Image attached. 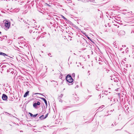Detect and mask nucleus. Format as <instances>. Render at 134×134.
Returning <instances> with one entry per match:
<instances>
[{
  "mask_svg": "<svg viewBox=\"0 0 134 134\" xmlns=\"http://www.w3.org/2000/svg\"><path fill=\"white\" fill-rule=\"evenodd\" d=\"M4 22V25L5 27V29L6 30H7L9 28L10 26V22L7 20H5Z\"/></svg>",
  "mask_w": 134,
  "mask_h": 134,
  "instance_id": "1",
  "label": "nucleus"
},
{
  "mask_svg": "<svg viewBox=\"0 0 134 134\" xmlns=\"http://www.w3.org/2000/svg\"><path fill=\"white\" fill-rule=\"evenodd\" d=\"M66 80L69 83H72L73 81L71 76L69 75H68L66 77Z\"/></svg>",
  "mask_w": 134,
  "mask_h": 134,
  "instance_id": "2",
  "label": "nucleus"
},
{
  "mask_svg": "<svg viewBox=\"0 0 134 134\" xmlns=\"http://www.w3.org/2000/svg\"><path fill=\"white\" fill-rule=\"evenodd\" d=\"M7 72L11 73L12 74H15V71L12 68H9L7 70Z\"/></svg>",
  "mask_w": 134,
  "mask_h": 134,
  "instance_id": "3",
  "label": "nucleus"
},
{
  "mask_svg": "<svg viewBox=\"0 0 134 134\" xmlns=\"http://www.w3.org/2000/svg\"><path fill=\"white\" fill-rule=\"evenodd\" d=\"M40 102L38 101L37 102V103H35L33 104V106L34 107L36 108L37 105H40Z\"/></svg>",
  "mask_w": 134,
  "mask_h": 134,
  "instance_id": "4",
  "label": "nucleus"
},
{
  "mask_svg": "<svg viewBox=\"0 0 134 134\" xmlns=\"http://www.w3.org/2000/svg\"><path fill=\"white\" fill-rule=\"evenodd\" d=\"M2 98L3 100H5L7 99V97L5 94H3Z\"/></svg>",
  "mask_w": 134,
  "mask_h": 134,
  "instance_id": "5",
  "label": "nucleus"
},
{
  "mask_svg": "<svg viewBox=\"0 0 134 134\" xmlns=\"http://www.w3.org/2000/svg\"><path fill=\"white\" fill-rule=\"evenodd\" d=\"M29 114H30V116L31 117H36L37 115V114L35 115H33L32 113H29Z\"/></svg>",
  "mask_w": 134,
  "mask_h": 134,
  "instance_id": "6",
  "label": "nucleus"
},
{
  "mask_svg": "<svg viewBox=\"0 0 134 134\" xmlns=\"http://www.w3.org/2000/svg\"><path fill=\"white\" fill-rule=\"evenodd\" d=\"M29 91H27L25 93V94L24 95V97H25L27 96V95H28L29 94Z\"/></svg>",
  "mask_w": 134,
  "mask_h": 134,
  "instance_id": "7",
  "label": "nucleus"
},
{
  "mask_svg": "<svg viewBox=\"0 0 134 134\" xmlns=\"http://www.w3.org/2000/svg\"><path fill=\"white\" fill-rule=\"evenodd\" d=\"M40 98L41 99L43 100V101H44L46 105H47V101L46 100V99L45 98Z\"/></svg>",
  "mask_w": 134,
  "mask_h": 134,
  "instance_id": "8",
  "label": "nucleus"
},
{
  "mask_svg": "<svg viewBox=\"0 0 134 134\" xmlns=\"http://www.w3.org/2000/svg\"><path fill=\"white\" fill-rule=\"evenodd\" d=\"M39 118L41 119H44V116L43 115H42Z\"/></svg>",
  "mask_w": 134,
  "mask_h": 134,
  "instance_id": "9",
  "label": "nucleus"
},
{
  "mask_svg": "<svg viewBox=\"0 0 134 134\" xmlns=\"http://www.w3.org/2000/svg\"><path fill=\"white\" fill-rule=\"evenodd\" d=\"M114 81L115 82H118V80H119L117 78L114 79Z\"/></svg>",
  "mask_w": 134,
  "mask_h": 134,
  "instance_id": "10",
  "label": "nucleus"
},
{
  "mask_svg": "<svg viewBox=\"0 0 134 134\" xmlns=\"http://www.w3.org/2000/svg\"><path fill=\"white\" fill-rule=\"evenodd\" d=\"M0 54L3 55V56L7 55L5 53L0 52Z\"/></svg>",
  "mask_w": 134,
  "mask_h": 134,
  "instance_id": "11",
  "label": "nucleus"
},
{
  "mask_svg": "<svg viewBox=\"0 0 134 134\" xmlns=\"http://www.w3.org/2000/svg\"><path fill=\"white\" fill-rule=\"evenodd\" d=\"M87 38H88V39H89L93 43H94V42L89 37H88Z\"/></svg>",
  "mask_w": 134,
  "mask_h": 134,
  "instance_id": "12",
  "label": "nucleus"
},
{
  "mask_svg": "<svg viewBox=\"0 0 134 134\" xmlns=\"http://www.w3.org/2000/svg\"><path fill=\"white\" fill-rule=\"evenodd\" d=\"M48 113H47V114H46V115H45V117H44V119L46 118L48 116Z\"/></svg>",
  "mask_w": 134,
  "mask_h": 134,
  "instance_id": "13",
  "label": "nucleus"
},
{
  "mask_svg": "<svg viewBox=\"0 0 134 134\" xmlns=\"http://www.w3.org/2000/svg\"><path fill=\"white\" fill-rule=\"evenodd\" d=\"M63 18L64 19H65V20H66V19L64 17V16H63Z\"/></svg>",
  "mask_w": 134,
  "mask_h": 134,
  "instance_id": "14",
  "label": "nucleus"
},
{
  "mask_svg": "<svg viewBox=\"0 0 134 134\" xmlns=\"http://www.w3.org/2000/svg\"><path fill=\"white\" fill-rule=\"evenodd\" d=\"M51 54L50 53H49L48 54V55L49 56H50L51 57H52V56H50V55H51Z\"/></svg>",
  "mask_w": 134,
  "mask_h": 134,
  "instance_id": "15",
  "label": "nucleus"
},
{
  "mask_svg": "<svg viewBox=\"0 0 134 134\" xmlns=\"http://www.w3.org/2000/svg\"><path fill=\"white\" fill-rule=\"evenodd\" d=\"M90 71H88V75H90Z\"/></svg>",
  "mask_w": 134,
  "mask_h": 134,
  "instance_id": "16",
  "label": "nucleus"
},
{
  "mask_svg": "<svg viewBox=\"0 0 134 134\" xmlns=\"http://www.w3.org/2000/svg\"><path fill=\"white\" fill-rule=\"evenodd\" d=\"M84 43H87L86 41L85 40H84Z\"/></svg>",
  "mask_w": 134,
  "mask_h": 134,
  "instance_id": "17",
  "label": "nucleus"
},
{
  "mask_svg": "<svg viewBox=\"0 0 134 134\" xmlns=\"http://www.w3.org/2000/svg\"><path fill=\"white\" fill-rule=\"evenodd\" d=\"M35 94H40L42 95V94H41L39 93H36Z\"/></svg>",
  "mask_w": 134,
  "mask_h": 134,
  "instance_id": "18",
  "label": "nucleus"
},
{
  "mask_svg": "<svg viewBox=\"0 0 134 134\" xmlns=\"http://www.w3.org/2000/svg\"><path fill=\"white\" fill-rule=\"evenodd\" d=\"M1 130L0 129V134H2V133H1Z\"/></svg>",
  "mask_w": 134,
  "mask_h": 134,
  "instance_id": "19",
  "label": "nucleus"
},
{
  "mask_svg": "<svg viewBox=\"0 0 134 134\" xmlns=\"http://www.w3.org/2000/svg\"><path fill=\"white\" fill-rule=\"evenodd\" d=\"M127 49H128V48H126V51L127 50Z\"/></svg>",
  "mask_w": 134,
  "mask_h": 134,
  "instance_id": "20",
  "label": "nucleus"
},
{
  "mask_svg": "<svg viewBox=\"0 0 134 134\" xmlns=\"http://www.w3.org/2000/svg\"><path fill=\"white\" fill-rule=\"evenodd\" d=\"M1 32L0 31V34H1Z\"/></svg>",
  "mask_w": 134,
  "mask_h": 134,
  "instance_id": "21",
  "label": "nucleus"
},
{
  "mask_svg": "<svg viewBox=\"0 0 134 134\" xmlns=\"http://www.w3.org/2000/svg\"><path fill=\"white\" fill-rule=\"evenodd\" d=\"M124 34H125V32H124Z\"/></svg>",
  "mask_w": 134,
  "mask_h": 134,
  "instance_id": "22",
  "label": "nucleus"
},
{
  "mask_svg": "<svg viewBox=\"0 0 134 134\" xmlns=\"http://www.w3.org/2000/svg\"><path fill=\"white\" fill-rule=\"evenodd\" d=\"M125 68H124V71H125Z\"/></svg>",
  "mask_w": 134,
  "mask_h": 134,
  "instance_id": "23",
  "label": "nucleus"
},
{
  "mask_svg": "<svg viewBox=\"0 0 134 134\" xmlns=\"http://www.w3.org/2000/svg\"><path fill=\"white\" fill-rule=\"evenodd\" d=\"M6 113H8V114H9L8 113H7V112H6Z\"/></svg>",
  "mask_w": 134,
  "mask_h": 134,
  "instance_id": "24",
  "label": "nucleus"
},
{
  "mask_svg": "<svg viewBox=\"0 0 134 134\" xmlns=\"http://www.w3.org/2000/svg\"><path fill=\"white\" fill-rule=\"evenodd\" d=\"M82 68H84V67H82Z\"/></svg>",
  "mask_w": 134,
  "mask_h": 134,
  "instance_id": "25",
  "label": "nucleus"
},
{
  "mask_svg": "<svg viewBox=\"0 0 134 134\" xmlns=\"http://www.w3.org/2000/svg\"><path fill=\"white\" fill-rule=\"evenodd\" d=\"M78 1H79V0H78Z\"/></svg>",
  "mask_w": 134,
  "mask_h": 134,
  "instance_id": "26",
  "label": "nucleus"
}]
</instances>
